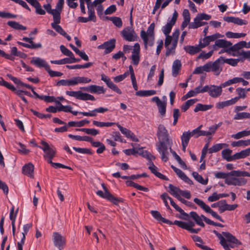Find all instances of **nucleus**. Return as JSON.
Returning <instances> with one entry per match:
<instances>
[{
    "mask_svg": "<svg viewBox=\"0 0 250 250\" xmlns=\"http://www.w3.org/2000/svg\"><path fill=\"white\" fill-rule=\"evenodd\" d=\"M223 19L228 22H231L239 25H246L248 23L247 21L234 17H224Z\"/></svg>",
    "mask_w": 250,
    "mask_h": 250,
    "instance_id": "obj_20",
    "label": "nucleus"
},
{
    "mask_svg": "<svg viewBox=\"0 0 250 250\" xmlns=\"http://www.w3.org/2000/svg\"><path fill=\"white\" fill-rule=\"evenodd\" d=\"M222 37V35L219 33H216L210 36H206L200 40L199 42L200 45L202 48H204L208 46L211 42L214 41L218 38Z\"/></svg>",
    "mask_w": 250,
    "mask_h": 250,
    "instance_id": "obj_14",
    "label": "nucleus"
},
{
    "mask_svg": "<svg viewBox=\"0 0 250 250\" xmlns=\"http://www.w3.org/2000/svg\"><path fill=\"white\" fill-rule=\"evenodd\" d=\"M42 146L39 147L42 149L44 154L43 155L44 158L47 160L48 163L50 160H52L53 158L55 157L56 154V150L53 146H50L47 142L42 141L41 142Z\"/></svg>",
    "mask_w": 250,
    "mask_h": 250,
    "instance_id": "obj_3",
    "label": "nucleus"
},
{
    "mask_svg": "<svg viewBox=\"0 0 250 250\" xmlns=\"http://www.w3.org/2000/svg\"><path fill=\"white\" fill-rule=\"evenodd\" d=\"M110 20L112 21L114 25L118 27H121L123 25V22L121 18L119 17H112L110 18Z\"/></svg>",
    "mask_w": 250,
    "mask_h": 250,
    "instance_id": "obj_60",
    "label": "nucleus"
},
{
    "mask_svg": "<svg viewBox=\"0 0 250 250\" xmlns=\"http://www.w3.org/2000/svg\"><path fill=\"white\" fill-rule=\"evenodd\" d=\"M151 214L152 216L157 219L159 221H161L163 223L167 224H170L171 225L172 223L169 220L165 219V218L163 217L159 212L156 210H151Z\"/></svg>",
    "mask_w": 250,
    "mask_h": 250,
    "instance_id": "obj_28",
    "label": "nucleus"
},
{
    "mask_svg": "<svg viewBox=\"0 0 250 250\" xmlns=\"http://www.w3.org/2000/svg\"><path fill=\"white\" fill-rule=\"evenodd\" d=\"M213 53V50H211L207 53H206L205 52H202L197 57V60L200 59H203L204 60L208 59L212 55Z\"/></svg>",
    "mask_w": 250,
    "mask_h": 250,
    "instance_id": "obj_57",
    "label": "nucleus"
},
{
    "mask_svg": "<svg viewBox=\"0 0 250 250\" xmlns=\"http://www.w3.org/2000/svg\"><path fill=\"white\" fill-rule=\"evenodd\" d=\"M31 62L38 67H44L46 71L50 67L44 60L39 57H33L31 61Z\"/></svg>",
    "mask_w": 250,
    "mask_h": 250,
    "instance_id": "obj_19",
    "label": "nucleus"
},
{
    "mask_svg": "<svg viewBox=\"0 0 250 250\" xmlns=\"http://www.w3.org/2000/svg\"><path fill=\"white\" fill-rule=\"evenodd\" d=\"M190 216L195 221L197 225L202 227H205V224L202 220V218L196 212H190Z\"/></svg>",
    "mask_w": 250,
    "mask_h": 250,
    "instance_id": "obj_34",
    "label": "nucleus"
},
{
    "mask_svg": "<svg viewBox=\"0 0 250 250\" xmlns=\"http://www.w3.org/2000/svg\"><path fill=\"white\" fill-rule=\"evenodd\" d=\"M148 168L150 169L151 172L157 177L165 180H168V178L165 175L157 171V167L151 161L149 162V166L148 167Z\"/></svg>",
    "mask_w": 250,
    "mask_h": 250,
    "instance_id": "obj_22",
    "label": "nucleus"
},
{
    "mask_svg": "<svg viewBox=\"0 0 250 250\" xmlns=\"http://www.w3.org/2000/svg\"><path fill=\"white\" fill-rule=\"evenodd\" d=\"M182 67L181 61L179 60H175L172 66V75L173 77H176L179 74Z\"/></svg>",
    "mask_w": 250,
    "mask_h": 250,
    "instance_id": "obj_24",
    "label": "nucleus"
},
{
    "mask_svg": "<svg viewBox=\"0 0 250 250\" xmlns=\"http://www.w3.org/2000/svg\"><path fill=\"white\" fill-rule=\"evenodd\" d=\"M53 21V22L51 23L52 27L57 33L66 38L68 41H70L71 40V37L65 32L60 25H58L61 22V18H58L57 20L55 19Z\"/></svg>",
    "mask_w": 250,
    "mask_h": 250,
    "instance_id": "obj_11",
    "label": "nucleus"
},
{
    "mask_svg": "<svg viewBox=\"0 0 250 250\" xmlns=\"http://www.w3.org/2000/svg\"><path fill=\"white\" fill-rule=\"evenodd\" d=\"M222 234L223 236L226 238V241L232 244H236L238 245L241 244V243L230 233L228 232H223Z\"/></svg>",
    "mask_w": 250,
    "mask_h": 250,
    "instance_id": "obj_29",
    "label": "nucleus"
},
{
    "mask_svg": "<svg viewBox=\"0 0 250 250\" xmlns=\"http://www.w3.org/2000/svg\"><path fill=\"white\" fill-rule=\"evenodd\" d=\"M208 88H206L207 92L209 95L212 98H217L220 96L222 93V86H216L215 85H206Z\"/></svg>",
    "mask_w": 250,
    "mask_h": 250,
    "instance_id": "obj_13",
    "label": "nucleus"
},
{
    "mask_svg": "<svg viewBox=\"0 0 250 250\" xmlns=\"http://www.w3.org/2000/svg\"><path fill=\"white\" fill-rule=\"evenodd\" d=\"M201 20L200 19L199 17L197 15L194 19V21L189 24L188 28L196 29L199 27H201Z\"/></svg>",
    "mask_w": 250,
    "mask_h": 250,
    "instance_id": "obj_49",
    "label": "nucleus"
},
{
    "mask_svg": "<svg viewBox=\"0 0 250 250\" xmlns=\"http://www.w3.org/2000/svg\"><path fill=\"white\" fill-rule=\"evenodd\" d=\"M60 50L62 54L67 56H72L73 53L63 45L60 46Z\"/></svg>",
    "mask_w": 250,
    "mask_h": 250,
    "instance_id": "obj_64",
    "label": "nucleus"
},
{
    "mask_svg": "<svg viewBox=\"0 0 250 250\" xmlns=\"http://www.w3.org/2000/svg\"><path fill=\"white\" fill-rule=\"evenodd\" d=\"M156 94L154 90H139L136 92L135 95L140 97H147L154 95Z\"/></svg>",
    "mask_w": 250,
    "mask_h": 250,
    "instance_id": "obj_36",
    "label": "nucleus"
},
{
    "mask_svg": "<svg viewBox=\"0 0 250 250\" xmlns=\"http://www.w3.org/2000/svg\"><path fill=\"white\" fill-rule=\"evenodd\" d=\"M227 177L225 180V183L228 185L237 186L236 177Z\"/></svg>",
    "mask_w": 250,
    "mask_h": 250,
    "instance_id": "obj_62",
    "label": "nucleus"
},
{
    "mask_svg": "<svg viewBox=\"0 0 250 250\" xmlns=\"http://www.w3.org/2000/svg\"><path fill=\"white\" fill-rule=\"evenodd\" d=\"M93 124L98 127H110L112 125H115V123L113 122H99L97 121H93Z\"/></svg>",
    "mask_w": 250,
    "mask_h": 250,
    "instance_id": "obj_50",
    "label": "nucleus"
},
{
    "mask_svg": "<svg viewBox=\"0 0 250 250\" xmlns=\"http://www.w3.org/2000/svg\"><path fill=\"white\" fill-rule=\"evenodd\" d=\"M213 107L211 104H197L194 109L195 112H197L200 111H205L210 109Z\"/></svg>",
    "mask_w": 250,
    "mask_h": 250,
    "instance_id": "obj_35",
    "label": "nucleus"
},
{
    "mask_svg": "<svg viewBox=\"0 0 250 250\" xmlns=\"http://www.w3.org/2000/svg\"><path fill=\"white\" fill-rule=\"evenodd\" d=\"M123 38L129 42H133L136 40L137 36L134 29L130 27L125 28L122 31Z\"/></svg>",
    "mask_w": 250,
    "mask_h": 250,
    "instance_id": "obj_9",
    "label": "nucleus"
},
{
    "mask_svg": "<svg viewBox=\"0 0 250 250\" xmlns=\"http://www.w3.org/2000/svg\"><path fill=\"white\" fill-rule=\"evenodd\" d=\"M77 131H81L85 132L87 134L91 135L92 136H96L97 135L99 134V131L98 130L96 129L95 128H77L76 129Z\"/></svg>",
    "mask_w": 250,
    "mask_h": 250,
    "instance_id": "obj_41",
    "label": "nucleus"
},
{
    "mask_svg": "<svg viewBox=\"0 0 250 250\" xmlns=\"http://www.w3.org/2000/svg\"><path fill=\"white\" fill-rule=\"evenodd\" d=\"M23 41L29 42L30 44H27L25 43H23L20 42H18L17 43L28 48L30 49H36L41 48L42 45L41 43H34L33 42V38H28V37H23L22 39Z\"/></svg>",
    "mask_w": 250,
    "mask_h": 250,
    "instance_id": "obj_15",
    "label": "nucleus"
},
{
    "mask_svg": "<svg viewBox=\"0 0 250 250\" xmlns=\"http://www.w3.org/2000/svg\"><path fill=\"white\" fill-rule=\"evenodd\" d=\"M250 155V147L243 150L239 152L236 153L233 155V161L240 159L245 158Z\"/></svg>",
    "mask_w": 250,
    "mask_h": 250,
    "instance_id": "obj_25",
    "label": "nucleus"
},
{
    "mask_svg": "<svg viewBox=\"0 0 250 250\" xmlns=\"http://www.w3.org/2000/svg\"><path fill=\"white\" fill-rule=\"evenodd\" d=\"M233 119L235 120L250 119V113L246 112L237 113L234 115Z\"/></svg>",
    "mask_w": 250,
    "mask_h": 250,
    "instance_id": "obj_42",
    "label": "nucleus"
},
{
    "mask_svg": "<svg viewBox=\"0 0 250 250\" xmlns=\"http://www.w3.org/2000/svg\"><path fill=\"white\" fill-rule=\"evenodd\" d=\"M237 102V99L232 98L230 100L226 101L218 102L216 104V107L217 109H222L225 107L229 106L235 104Z\"/></svg>",
    "mask_w": 250,
    "mask_h": 250,
    "instance_id": "obj_23",
    "label": "nucleus"
},
{
    "mask_svg": "<svg viewBox=\"0 0 250 250\" xmlns=\"http://www.w3.org/2000/svg\"><path fill=\"white\" fill-rule=\"evenodd\" d=\"M88 20L90 21H96V16L95 15V10L94 8H92L91 7L88 6Z\"/></svg>",
    "mask_w": 250,
    "mask_h": 250,
    "instance_id": "obj_56",
    "label": "nucleus"
},
{
    "mask_svg": "<svg viewBox=\"0 0 250 250\" xmlns=\"http://www.w3.org/2000/svg\"><path fill=\"white\" fill-rule=\"evenodd\" d=\"M48 163L50 164L52 166V167H53L55 168H63L71 169V168L68 166H65L61 163H54L51 160L49 161Z\"/></svg>",
    "mask_w": 250,
    "mask_h": 250,
    "instance_id": "obj_61",
    "label": "nucleus"
},
{
    "mask_svg": "<svg viewBox=\"0 0 250 250\" xmlns=\"http://www.w3.org/2000/svg\"><path fill=\"white\" fill-rule=\"evenodd\" d=\"M157 134L159 140L165 141H169L168 131L163 125H159Z\"/></svg>",
    "mask_w": 250,
    "mask_h": 250,
    "instance_id": "obj_17",
    "label": "nucleus"
},
{
    "mask_svg": "<svg viewBox=\"0 0 250 250\" xmlns=\"http://www.w3.org/2000/svg\"><path fill=\"white\" fill-rule=\"evenodd\" d=\"M192 175L194 177V178L199 183H201L203 185H207L208 183V178L206 179H204L203 177L199 175L198 173L197 172H193L192 173Z\"/></svg>",
    "mask_w": 250,
    "mask_h": 250,
    "instance_id": "obj_40",
    "label": "nucleus"
},
{
    "mask_svg": "<svg viewBox=\"0 0 250 250\" xmlns=\"http://www.w3.org/2000/svg\"><path fill=\"white\" fill-rule=\"evenodd\" d=\"M7 24L11 27L16 30H25L27 29L26 26L14 21H9L7 22Z\"/></svg>",
    "mask_w": 250,
    "mask_h": 250,
    "instance_id": "obj_39",
    "label": "nucleus"
},
{
    "mask_svg": "<svg viewBox=\"0 0 250 250\" xmlns=\"http://www.w3.org/2000/svg\"><path fill=\"white\" fill-rule=\"evenodd\" d=\"M228 145L226 144L222 143V144H217L216 145H213L208 149V152L209 153H213L214 152H216L220 150H221L223 147L227 146Z\"/></svg>",
    "mask_w": 250,
    "mask_h": 250,
    "instance_id": "obj_43",
    "label": "nucleus"
},
{
    "mask_svg": "<svg viewBox=\"0 0 250 250\" xmlns=\"http://www.w3.org/2000/svg\"><path fill=\"white\" fill-rule=\"evenodd\" d=\"M236 90L238 96L234 97V98L237 99V102L240 99H245L246 97L247 91L244 88L239 87L237 88Z\"/></svg>",
    "mask_w": 250,
    "mask_h": 250,
    "instance_id": "obj_52",
    "label": "nucleus"
},
{
    "mask_svg": "<svg viewBox=\"0 0 250 250\" xmlns=\"http://www.w3.org/2000/svg\"><path fill=\"white\" fill-rule=\"evenodd\" d=\"M193 201L205 211H206L207 213L211 214L213 217L219 220L220 221L224 222V220L222 219V218L219 215H218V214L216 212H215L212 209H211L210 207L206 205L204 201L197 198H194Z\"/></svg>",
    "mask_w": 250,
    "mask_h": 250,
    "instance_id": "obj_6",
    "label": "nucleus"
},
{
    "mask_svg": "<svg viewBox=\"0 0 250 250\" xmlns=\"http://www.w3.org/2000/svg\"><path fill=\"white\" fill-rule=\"evenodd\" d=\"M191 137L190 131H188L184 132L181 137L182 144L188 145L189 140Z\"/></svg>",
    "mask_w": 250,
    "mask_h": 250,
    "instance_id": "obj_48",
    "label": "nucleus"
},
{
    "mask_svg": "<svg viewBox=\"0 0 250 250\" xmlns=\"http://www.w3.org/2000/svg\"><path fill=\"white\" fill-rule=\"evenodd\" d=\"M168 188H169V193L172 195V196L176 197L177 199L180 196V192L181 191V189L173 186L172 184H169L168 185Z\"/></svg>",
    "mask_w": 250,
    "mask_h": 250,
    "instance_id": "obj_33",
    "label": "nucleus"
},
{
    "mask_svg": "<svg viewBox=\"0 0 250 250\" xmlns=\"http://www.w3.org/2000/svg\"><path fill=\"white\" fill-rule=\"evenodd\" d=\"M229 174L231 176L250 177V173L245 171L233 170L230 171Z\"/></svg>",
    "mask_w": 250,
    "mask_h": 250,
    "instance_id": "obj_38",
    "label": "nucleus"
},
{
    "mask_svg": "<svg viewBox=\"0 0 250 250\" xmlns=\"http://www.w3.org/2000/svg\"><path fill=\"white\" fill-rule=\"evenodd\" d=\"M116 40L114 39L110 40L108 41L104 42L103 44L98 46L99 49H104V53L105 54L111 52L115 47Z\"/></svg>",
    "mask_w": 250,
    "mask_h": 250,
    "instance_id": "obj_12",
    "label": "nucleus"
},
{
    "mask_svg": "<svg viewBox=\"0 0 250 250\" xmlns=\"http://www.w3.org/2000/svg\"><path fill=\"white\" fill-rule=\"evenodd\" d=\"M65 93L69 96L75 97V98L81 100H95V98L93 95L86 93H83L81 91H66Z\"/></svg>",
    "mask_w": 250,
    "mask_h": 250,
    "instance_id": "obj_5",
    "label": "nucleus"
},
{
    "mask_svg": "<svg viewBox=\"0 0 250 250\" xmlns=\"http://www.w3.org/2000/svg\"><path fill=\"white\" fill-rule=\"evenodd\" d=\"M34 169V165L32 163H29L28 164L24 165L22 167V172L24 174H25L31 178H33L34 177V174H33Z\"/></svg>",
    "mask_w": 250,
    "mask_h": 250,
    "instance_id": "obj_21",
    "label": "nucleus"
},
{
    "mask_svg": "<svg viewBox=\"0 0 250 250\" xmlns=\"http://www.w3.org/2000/svg\"><path fill=\"white\" fill-rule=\"evenodd\" d=\"M198 101V100L197 99H193L188 100L181 106V110L183 112H186L190 106L193 105Z\"/></svg>",
    "mask_w": 250,
    "mask_h": 250,
    "instance_id": "obj_37",
    "label": "nucleus"
},
{
    "mask_svg": "<svg viewBox=\"0 0 250 250\" xmlns=\"http://www.w3.org/2000/svg\"><path fill=\"white\" fill-rule=\"evenodd\" d=\"M102 186L104 192L102 190H98L96 192L97 195L109 201L115 205H118L119 202H122V200L121 199L115 197L111 194L104 183L102 184Z\"/></svg>",
    "mask_w": 250,
    "mask_h": 250,
    "instance_id": "obj_4",
    "label": "nucleus"
},
{
    "mask_svg": "<svg viewBox=\"0 0 250 250\" xmlns=\"http://www.w3.org/2000/svg\"><path fill=\"white\" fill-rule=\"evenodd\" d=\"M134 48L132 52L131 59L134 65H138L140 62V45L138 43H136L133 46Z\"/></svg>",
    "mask_w": 250,
    "mask_h": 250,
    "instance_id": "obj_18",
    "label": "nucleus"
},
{
    "mask_svg": "<svg viewBox=\"0 0 250 250\" xmlns=\"http://www.w3.org/2000/svg\"><path fill=\"white\" fill-rule=\"evenodd\" d=\"M80 88L91 93H95L98 94H104L105 91L103 86L97 85H90L86 87H81Z\"/></svg>",
    "mask_w": 250,
    "mask_h": 250,
    "instance_id": "obj_16",
    "label": "nucleus"
},
{
    "mask_svg": "<svg viewBox=\"0 0 250 250\" xmlns=\"http://www.w3.org/2000/svg\"><path fill=\"white\" fill-rule=\"evenodd\" d=\"M158 108L159 113L162 116H164L166 112L167 103L166 102H161L160 104L157 105Z\"/></svg>",
    "mask_w": 250,
    "mask_h": 250,
    "instance_id": "obj_53",
    "label": "nucleus"
},
{
    "mask_svg": "<svg viewBox=\"0 0 250 250\" xmlns=\"http://www.w3.org/2000/svg\"><path fill=\"white\" fill-rule=\"evenodd\" d=\"M139 154L143 156V157L146 158L149 161H151L152 159H154V157L152 156L148 151L144 150L142 148H136V154Z\"/></svg>",
    "mask_w": 250,
    "mask_h": 250,
    "instance_id": "obj_30",
    "label": "nucleus"
},
{
    "mask_svg": "<svg viewBox=\"0 0 250 250\" xmlns=\"http://www.w3.org/2000/svg\"><path fill=\"white\" fill-rule=\"evenodd\" d=\"M116 125L117 127L119 129L120 131L122 132V133L124 134L125 136V137L127 138L131 131L129 129H127L126 128L123 127L118 124H117Z\"/></svg>",
    "mask_w": 250,
    "mask_h": 250,
    "instance_id": "obj_63",
    "label": "nucleus"
},
{
    "mask_svg": "<svg viewBox=\"0 0 250 250\" xmlns=\"http://www.w3.org/2000/svg\"><path fill=\"white\" fill-rule=\"evenodd\" d=\"M25 54L19 51L16 47H12L11 49L10 54H8V56L10 59H7L10 61H14L15 60V57H19L20 58H23Z\"/></svg>",
    "mask_w": 250,
    "mask_h": 250,
    "instance_id": "obj_27",
    "label": "nucleus"
},
{
    "mask_svg": "<svg viewBox=\"0 0 250 250\" xmlns=\"http://www.w3.org/2000/svg\"><path fill=\"white\" fill-rule=\"evenodd\" d=\"M228 38H240L244 37L246 35L245 33H233L231 32H228L226 34Z\"/></svg>",
    "mask_w": 250,
    "mask_h": 250,
    "instance_id": "obj_54",
    "label": "nucleus"
},
{
    "mask_svg": "<svg viewBox=\"0 0 250 250\" xmlns=\"http://www.w3.org/2000/svg\"><path fill=\"white\" fill-rule=\"evenodd\" d=\"M47 4L43 5V8L46 10L47 12L53 16V20L56 19L57 20V13H55V10L51 9V3L52 0H46Z\"/></svg>",
    "mask_w": 250,
    "mask_h": 250,
    "instance_id": "obj_31",
    "label": "nucleus"
},
{
    "mask_svg": "<svg viewBox=\"0 0 250 250\" xmlns=\"http://www.w3.org/2000/svg\"><path fill=\"white\" fill-rule=\"evenodd\" d=\"M171 205L178 212H179L181 214L184 215L186 217L188 216V214L187 213H186L181 208H180L178 205H177L173 201V199H171L170 201Z\"/></svg>",
    "mask_w": 250,
    "mask_h": 250,
    "instance_id": "obj_55",
    "label": "nucleus"
},
{
    "mask_svg": "<svg viewBox=\"0 0 250 250\" xmlns=\"http://www.w3.org/2000/svg\"><path fill=\"white\" fill-rule=\"evenodd\" d=\"M64 4V0H58L56 6V9H54L55 13L58 14L57 19L61 18V13L62 11L63 5Z\"/></svg>",
    "mask_w": 250,
    "mask_h": 250,
    "instance_id": "obj_45",
    "label": "nucleus"
},
{
    "mask_svg": "<svg viewBox=\"0 0 250 250\" xmlns=\"http://www.w3.org/2000/svg\"><path fill=\"white\" fill-rule=\"evenodd\" d=\"M154 27L155 24L152 23L148 27L146 32L142 30L141 37L143 40L146 49H147V45L153 46L154 43Z\"/></svg>",
    "mask_w": 250,
    "mask_h": 250,
    "instance_id": "obj_2",
    "label": "nucleus"
},
{
    "mask_svg": "<svg viewBox=\"0 0 250 250\" xmlns=\"http://www.w3.org/2000/svg\"><path fill=\"white\" fill-rule=\"evenodd\" d=\"M57 104L59 105L58 109L59 111H64L65 112H69V111H71L72 107L69 105H63L60 102H57Z\"/></svg>",
    "mask_w": 250,
    "mask_h": 250,
    "instance_id": "obj_58",
    "label": "nucleus"
},
{
    "mask_svg": "<svg viewBox=\"0 0 250 250\" xmlns=\"http://www.w3.org/2000/svg\"><path fill=\"white\" fill-rule=\"evenodd\" d=\"M240 59H225L223 57L222 64L224 63H227L229 65H231L233 66H236L237 63L240 61Z\"/></svg>",
    "mask_w": 250,
    "mask_h": 250,
    "instance_id": "obj_51",
    "label": "nucleus"
},
{
    "mask_svg": "<svg viewBox=\"0 0 250 250\" xmlns=\"http://www.w3.org/2000/svg\"><path fill=\"white\" fill-rule=\"evenodd\" d=\"M232 150L227 148L224 149L222 151V156L225 160H227L228 162L232 161H233V155L231 156Z\"/></svg>",
    "mask_w": 250,
    "mask_h": 250,
    "instance_id": "obj_32",
    "label": "nucleus"
},
{
    "mask_svg": "<svg viewBox=\"0 0 250 250\" xmlns=\"http://www.w3.org/2000/svg\"><path fill=\"white\" fill-rule=\"evenodd\" d=\"M53 241L55 246L60 250L63 249L66 242L65 237L57 232L53 233Z\"/></svg>",
    "mask_w": 250,
    "mask_h": 250,
    "instance_id": "obj_10",
    "label": "nucleus"
},
{
    "mask_svg": "<svg viewBox=\"0 0 250 250\" xmlns=\"http://www.w3.org/2000/svg\"><path fill=\"white\" fill-rule=\"evenodd\" d=\"M178 14L176 10L173 13L172 18L168 19L167 24L163 26L162 28V32L165 35H169L170 33L172 26L175 24L177 20Z\"/></svg>",
    "mask_w": 250,
    "mask_h": 250,
    "instance_id": "obj_8",
    "label": "nucleus"
},
{
    "mask_svg": "<svg viewBox=\"0 0 250 250\" xmlns=\"http://www.w3.org/2000/svg\"><path fill=\"white\" fill-rule=\"evenodd\" d=\"M250 135V132L249 130H243L235 134H232L231 137L235 139L238 140L244 137L248 136Z\"/></svg>",
    "mask_w": 250,
    "mask_h": 250,
    "instance_id": "obj_47",
    "label": "nucleus"
},
{
    "mask_svg": "<svg viewBox=\"0 0 250 250\" xmlns=\"http://www.w3.org/2000/svg\"><path fill=\"white\" fill-rule=\"evenodd\" d=\"M202 48L200 45V43L198 46H185L184 48V50L190 55H194L196 53L200 52Z\"/></svg>",
    "mask_w": 250,
    "mask_h": 250,
    "instance_id": "obj_26",
    "label": "nucleus"
},
{
    "mask_svg": "<svg viewBox=\"0 0 250 250\" xmlns=\"http://www.w3.org/2000/svg\"><path fill=\"white\" fill-rule=\"evenodd\" d=\"M247 42L245 41H242L234 45L230 42L225 40L219 39L215 41V44L213 45V48L216 50V47L220 48H227L226 51L227 53H230V52L237 51L240 49L243 46H246Z\"/></svg>",
    "mask_w": 250,
    "mask_h": 250,
    "instance_id": "obj_1",
    "label": "nucleus"
},
{
    "mask_svg": "<svg viewBox=\"0 0 250 250\" xmlns=\"http://www.w3.org/2000/svg\"><path fill=\"white\" fill-rule=\"evenodd\" d=\"M222 59L223 57H220L213 62H210L207 63V66L206 67L208 69V72L212 71L216 75H218L222 71V68L221 66V64H222Z\"/></svg>",
    "mask_w": 250,
    "mask_h": 250,
    "instance_id": "obj_7",
    "label": "nucleus"
},
{
    "mask_svg": "<svg viewBox=\"0 0 250 250\" xmlns=\"http://www.w3.org/2000/svg\"><path fill=\"white\" fill-rule=\"evenodd\" d=\"M33 7L36 9V12L37 14L41 15H44L45 14V10L42 8L41 5L39 1L37 2Z\"/></svg>",
    "mask_w": 250,
    "mask_h": 250,
    "instance_id": "obj_59",
    "label": "nucleus"
},
{
    "mask_svg": "<svg viewBox=\"0 0 250 250\" xmlns=\"http://www.w3.org/2000/svg\"><path fill=\"white\" fill-rule=\"evenodd\" d=\"M176 174L182 180L187 183L189 185L193 184V182L192 181V180H190L181 169L178 172H177Z\"/></svg>",
    "mask_w": 250,
    "mask_h": 250,
    "instance_id": "obj_46",
    "label": "nucleus"
},
{
    "mask_svg": "<svg viewBox=\"0 0 250 250\" xmlns=\"http://www.w3.org/2000/svg\"><path fill=\"white\" fill-rule=\"evenodd\" d=\"M89 121L87 120H83L78 122L71 121L68 123V125L69 126H78L82 127L84 126L85 124H87Z\"/></svg>",
    "mask_w": 250,
    "mask_h": 250,
    "instance_id": "obj_44",
    "label": "nucleus"
}]
</instances>
